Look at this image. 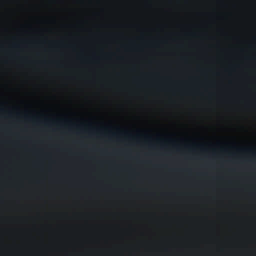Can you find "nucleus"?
Returning a JSON list of instances; mask_svg holds the SVG:
<instances>
[{
  "instance_id": "2",
  "label": "nucleus",
  "mask_w": 256,
  "mask_h": 256,
  "mask_svg": "<svg viewBox=\"0 0 256 256\" xmlns=\"http://www.w3.org/2000/svg\"><path fill=\"white\" fill-rule=\"evenodd\" d=\"M14 46H16V47H17V46H18V45H17V44H14Z\"/></svg>"
},
{
  "instance_id": "1",
  "label": "nucleus",
  "mask_w": 256,
  "mask_h": 256,
  "mask_svg": "<svg viewBox=\"0 0 256 256\" xmlns=\"http://www.w3.org/2000/svg\"><path fill=\"white\" fill-rule=\"evenodd\" d=\"M112 136H116V134L113 133V134H112Z\"/></svg>"
}]
</instances>
